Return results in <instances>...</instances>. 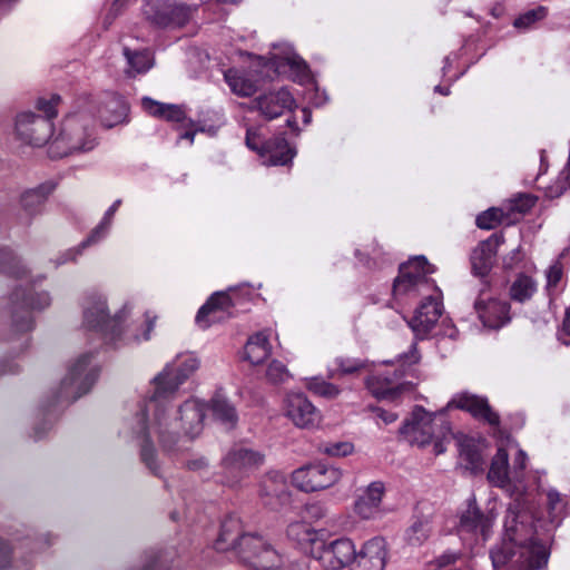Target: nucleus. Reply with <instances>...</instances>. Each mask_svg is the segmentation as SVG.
Segmentation results:
<instances>
[{
	"label": "nucleus",
	"mask_w": 570,
	"mask_h": 570,
	"mask_svg": "<svg viewBox=\"0 0 570 570\" xmlns=\"http://www.w3.org/2000/svg\"><path fill=\"white\" fill-rule=\"evenodd\" d=\"M284 414L299 429H314L322 421L321 412L303 393H288L284 399Z\"/></svg>",
	"instance_id": "14"
},
{
	"label": "nucleus",
	"mask_w": 570,
	"mask_h": 570,
	"mask_svg": "<svg viewBox=\"0 0 570 570\" xmlns=\"http://www.w3.org/2000/svg\"><path fill=\"white\" fill-rule=\"evenodd\" d=\"M121 204V200L120 199H117L109 208L108 210L105 213V216L104 218L101 219V222L99 223L98 226H96L91 233L89 234V236L81 243L80 245V248L83 249L95 243H97L98 240H100L108 232L110 225H111V222H112V218H114V215L115 213L117 212L118 207L120 206Z\"/></svg>",
	"instance_id": "37"
},
{
	"label": "nucleus",
	"mask_w": 570,
	"mask_h": 570,
	"mask_svg": "<svg viewBox=\"0 0 570 570\" xmlns=\"http://www.w3.org/2000/svg\"><path fill=\"white\" fill-rule=\"evenodd\" d=\"M60 101L59 95H51L50 99L39 98L37 108L45 114L43 116L33 112L20 114L16 120L18 137L35 147L47 144L53 134L51 120L57 117V106Z\"/></svg>",
	"instance_id": "4"
},
{
	"label": "nucleus",
	"mask_w": 570,
	"mask_h": 570,
	"mask_svg": "<svg viewBox=\"0 0 570 570\" xmlns=\"http://www.w3.org/2000/svg\"><path fill=\"white\" fill-rule=\"evenodd\" d=\"M94 102V115L105 127L111 128L124 121L127 116L128 106L126 101L116 94L107 92Z\"/></svg>",
	"instance_id": "23"
},
{
	"label": "nucleus",
	"mask_w": 570,
	"mask_h": 570,
	"mask_svg": "<svg viewBox=\"0 0 570 570\" xmlns=\"http://www.w3.org/2000/svg\"><path fill=\"white\" fill-rule=\"evenodd\" d=\"M311 556L326 570H342L352 566L356 549L354 542L347 538L330 542L321 540L317 547L311 549Z\"/></svg>",
	"instance_id": "10"
},
{
	"label": "nucleus",
	"mask_w": 570,
	"mask_h": 570,
	"mask_svg": "<svg viewBox=\"0 0 570 570\" xmlns=\"http://www.w3.org/2000/svg\"><path fill=\"white\" fill-rule=\"evenodd\" d=\"M306 387L312 393L325 399H335L341 393V390L337 385L321 377H312L307 380Z\"/></svg>",
	"instance_id": "40"
},
{
	"label": "nucleus",
	"mask_w": 570,
	"mask_h": 570,
	"mask_svg": "<svg viewBox=\"0 0 570 570\" xmlns=\"http://www.w3.org/2000/svg\"><path fill=\"white\" fill-rule=\"evenodd\" d=\"M271 59L273 60V65L276 67L287 65L292 69L296 70L301 80H305L308 77L307 65L298 56L292 52L289 48L286 49L284 57L273 55Z\"/></svg>",
	"instance_id": "38"
},
{
	"label": "nucleus",
	"mask_w": 570,
	"mask_h": 570,
	"mask_svg": "<svg viewBox=\"0 0 570 570\" xmlns=\"http://www.w3.org/2000/svg\"><path fill=\"white\" fill-rule=\"evenodd\" d=\"M214 417L226 426L234 429L238 421L235 406L220 393H216L210 402Z\"/></svg>",
	"instance_id": "31"
},
{
	"label": "nucleus",
	"mask_w": 570,
	"mask_h": 570,
	"mask_svg": "<svg viewBox=\"0 0 570 570\" xmlns=\"http://www.w3.org/2000/svg\"><path fill=\"white\" fill-rule=\"evenodd\" d=\"M548 14V8L543 6H539L534 9H530L525 11L524 13L520 14L514 20V27L515 28H530L532 24H534L538 21L543 20Z\"/></svg>",
	"instance_id": "46"
},
{
	"label": "nucleus",
	"mask_w": 570,
	"mask_h": 570,
	"mask_svg": "<svg viewBox=\"0 0 570 570\" xmlns=\"http://www.w3.org/2000/svg\"><path fill=\"white\" fill-rule=\"evenodd\" d=\"M202 360L195 352H186L180 354V384L191 379L199 370Z\"/></svg>",
	"instance_id": "42"
},
{
	"label": "nucleus",
	"mask_w": 570,
	"mask_h": 570,
	"mask_svg": "<svg viewBox=\"0 0 570 570\" xmlns=\"http://www.w3.org/2000/svg\"><path fill=\"white\" fill-rule=\"evenodd\" d=\"M96 139L83 114L68 116L59 136L51 142V153L59 157L94 149Z\"/></svg>",
	"instance_id": "5"
},
{
	"label": "nucleus",
	"mask_w": 570,
	"mask_h": 570,
	"mask_svg": "<svg viewBox=\"0 0 570 570\" xmlns=\"http://www.w3.org/2000/svg\"><path fill=\"white\" fill-rule=\"evenodd\" d=\"M342 475V470L336 466L315 463L296 469L292 473V482L298 490L308 493L333 487Z\"/></svg>",
	"instance_id": "9"
},
{
	"label": "nucleus",
	"mask_w": 570,
	"mask_h": 570,
	"mask_svg": "<svg viewBox=\"0 0 570 570\" xmlns=\"http://www.w3.org/2000/svg\"><path fill=\"white\" fill-rule=\"evenodd\" d=\"M258 499L265 508L273 511L288 504L291 492L286 476L278 471L267 472L259 481Z\"/></svg>",
	"instance_id": "13"
},
{
	"label": "nucleus",
	"mask_w": 570,
	"mask_h": 570,
	"mask_svg": "<svg viewBox=\"0 0 570 570\" xmlns=\"http://www.w3.org/2000/svg\"><path fill=\"white\" fill-rule=\"evenodd\" d=\"M488 289L489 283L482 281L474 308L484 326L500 328L510 321V306L507 302L487 297L485 293Z\"/></svg>",
	"instance_id": "17"
},
{
	"label": "nucleus",
	"mask_w": 570,
	"mask_h": 570,
	"mask_svg": "<svg viewBox=\"0 0 570 570\" xmlns=\"http://www.w3.org/2000/svg\"><path fill=\"white\" fill-rule=\"evenodd\" d=\"M208 465V462L205 458H198L196 460H191L187 462V468L189 470L199 471L205 469Z\"/></svg>",
	"instance_id": "63"
},
{
	"label": "nucleus",
	"mask_w": 570,
	"mask_h": 570,
	"mask_svg": "<svg viewBox=\"0 0 570 570\" xmlns=\"http://www.w3.org/2000/svg\"><path fill=\"white\" fill-rule=\"evenodd\" d=\"M448 407H455L470 413L475 420L488 423L493 428L500 425V415L490 406L483 396L469 392L456 393L448 403Z\"/></svg>",
	"instance_id": "20"
},
{
	"label": "nucleus",
	"mask_w": 570,
	"mask_h": 570,
	"mask_svg": "<svg viewBox=\"0 0 570 570\" xmlns=\"http://www.w3.org/2000/svg\"><path fill=\"white\" fill-rule=\"evenodd\" d=\"M504 212L502 208H490L476 217V226L481 229H492L503 222Z\"/></svg>",
	"instance_id": "47"
},
{
	"label": "nucleus",
	"mask_w": 570,
	"mask_h": 570,
	"mask_svg": "<svg viewBox=\"0 0 570 570\" xmlns=\"http://www.w3.org/2000/svg\"><path fill=\"white\" fill-rule=\"evenodd\" d=\"M334 363L336 368L331 371V377L353 374L365 367V362L358 358L337 357Z\"/></svg>",
	"instance_id": "43"
},
{
	"label": "nucleus",
	"mask_w": 570,
	"mask_h": 570,
	"mask_svg": "<svg viewBox=\"0 0 570 570\" xmlns=\"http://www.w3.org/2000/svg\"><path fill=\"white\" fill-rule=\"evenodd\" d=\"M563 276V267L559 261L554 262L547 271L546 289L549 296L558 292L559 284Z\"/></svg>",
	"instance_id": "49"
},
{
	"label": "nucleus",
	"mask_w": 570,
	"mask_h": 570,
	"mask_svg": "<svg viewBox=\"0 0 570 570\" xmlns=\"http://www.w3.org/2000/svg\"><path fill=\"white\" fill-rule=\"evenodd\" d=\"M459 559V554L454 552H445L435 559V564L439 568L446 567L454 563Z\"/></svg>",
	"instance_id": "61"
},
{
	"label": "nucleus",
	"mask_w": 570,
	"mask_h": 570,
	"mask_svg": "<svg viewBox=\"0 0 570 570\" xmlns=\"http://www.w3.org/2000/svg\"><path fill=\"white\" fill-rule=\"evenodd\" d=\"M306 517L311 520L317 521L326 515V509L321 503L307 504L304 509Z\"/></svg>",
	"instance_id": "56"
},
{
	"label": "nucleus",
	"mask_w": 570,
	"mask_h": 570,
	"mask_svg": "<svg viewBox=\"0 0 570 570\" xmlns=\"http://www.w3.org/2000/svg\"><path fill=\"white\" fill-rule=\"evenodd\" d=\"M0 269L16 277L26 274V269L20 265L19 259L8 249H0Z\"/></svg>",
	"instance_id": "44"
},
{
	"label": "nucleus",
	"mask_w": 570,
	"mask_h": 570,
	"mask_svg": "<svg viewBox=\"0 0 570 570\" xmlns=\"http://www.w3.org/2000/svg\"><path fill=\"white\" fill-rule=\"evenodd\" d=\"M180 138L189 140L193 144L194 136L196 132H204L206 129L203 126L195 125L190 119H187L180 114Z\"/></svg>",
	"instance_id": "53"
},
{
	"label": "nucleus",
	"mask_w": 570,
	"mask_h": 570,
	"mask_svg": "<svg viewBox=\"0 0 570 570\" xmlns=\"http://www.w3.org/2000/svg\"><path fill=\"white\" fill-rule=\"evenodd\" d=\"M535 204V198L531 195H519L518 197L510 200L509 208L507 215L510 214H519L524 215L528 213Z\"/></svg>",
	"instance_id": "50"
},
{
	"label": "nucleus",
	"mask_w": 570,
	"mask_h": 570,
	"mask_svg": "<svg viewBox=\"0 0 570 570\" xmlns=\"http://www.w3.org/2000/svg\"><path fill=\"white\" fill-rule=\"evenodd\" d=\"M10 301L12 323L18 332H27L32 328L31 309H43L51 303L48 293L42 292L38 293L36 297H30L24 289L14 291Z\"/></svg>",
	"instance_id": "12"
},
{
	"label": "nucleus",
	"mask_w": 570,
	"mask_h": 570,
	"mask_svg": "<svg viewBox=\"0 0 570 570\" xmlns=\"http://www.w3.org/2000/svg\"><path fill=\"white\" fill-rule=\"evenodd\" d=\"M141 460L146 463V465L150 469V470H154V461H155V450L154 448L148 444V443H145L141 448Z\"/></svg>",
	"instance_id": "60"
},
{
	"label": "nucleus",
	"mask_w": 570,
	"mask_h": 570,
	"mask_svg": "<svg viewBox=\"0 0 570 570\" xmlns=\"http://www.w3.org/2000/svg\"><path fill=\"white\" fill-rule=\"evenodd\" d=\"M538 289L537 281L525 274H518L510 286V297L518 303H524L532 298Z\"/></svg>",
	"instance_id": "34"
},
{
	"label": "nucleus",
	"mask_w": 570,
	"mask_h": 570,
	"mask_svg": "<svg viewBox=\"0 0 570 570\" xmlns=\"http://www.w3.org/2000/svg\"><path fill=\"white\" fill-rule=\"evenodd\" d=\"M564 498L556 490H549L547 492V508L552 523L559 524L566 510Z\"/></svg>",
	"instance_id": "39"
},
{
	"label": "nucleus",
	"mask_w": 570,
	"mask_h": 570,
	"mask_svg": "<svg viewBox=\"0 0 570 570\" xmlns=\"http://www.w3.org/2000/svg\"><path fill=\"white\" fill-rule=\"evenodd\" d=\"M435 416L416 406L400 429L401 435L411 444L425 446L434 436Z\"/></svg>",
	"instance_id": "16"
},
{
	"label": "nucleus",
	"mask_w": 570,
	"mask_h": 570,
	"mask_svg": "<svg viewBox=\"0 0 570 570\" xmlns=\"http://www.w3.org/2000/svg\"><path fill=\"white\" fill-rule=\"evenodd\" d=\"M320 452L333 458H344L353 454L354 444L348 441L326 442L320 445Z\"/></svg>",
	"instance_id": "45"
},
{
	"label": "nucleus",
	"mask_w": 570,
	"mask_h": 570,
	"mask_svg": "<svg viewBox=\"0 0 570 570\" xmlns=\"http://www.w3.org/2000/svg\"><path fill=\"white\" fill-rule=\"evenodd\" d=\"M155 392L150 401L158 402L160 400L174 397L178 389V368L168 365L155 379Z\"/></svg>",
	"instance_id": "29"
},
{
	"label": "nucleus",
	"mask_w": 570,
	"mask_h": 570,
	"mask_svg": "<svg viewBox=\"0 0 570 570\" xmlns=\"http://www.w3.org/2000/svg\"><path fill=\"white\" fill-rule=\"evenodd\" d=\"M188 63L195 65L196 68H203L208 60V55L197 48H190L187 51Z\"/></svg>",
	"instance_id": "55"
},
{
	"label": "nucleus",
	"mask_w": 570,
	"mask_h": 570,
	"mask_svg": "<svg viewBox=\"0 0 570 570\" xmlns=\"http://www.w3.org/2000/svg\"><path fill=\"white\" fill-rule=\"evenodd\" d=\"M434 272L435 268L424 256H416L402 264L393 284L394 299L407 304L421 295L432 297V293L438 292V286L429 275Z\"/></svg>",
	"instance_id": "3"
},
{
	"label": "nucleus",
	"mask_w": 570,
	"mask_h": 570,
	"mask_svg": "<svg viewBox=\"0 0 570 570\" xmlns=\"http://www.w3.org/2000/svg\"><path fill=\"white\" fill-rule=\"evenodd\" d=\"M246 146L259 154H269V165H286L294 157V153L288 147L284 137H277L273 141L264 142L255 128L246 130Z\"/></svg>",
	"instance_id": "22"
},
{
	"label": "nucleus",
	"mask_w": 570,
	"mask_h": 570,
	"mask_svg": "<svg viewBox=\"0 0 570 570\" xmlns=\"http://www.w3.org/2000/svg\"><path fill=\"white\" fill-rule=\"evenodd\" d=\"M286 537L301 548L309 550L320 543V532L305 520H295L287 524Z\"/></svg>",
	"instance_id": "28"
},
{
	"label": "nucleus",
	"mask_w": 570,
	"mask_h": 570,
	"mask_svg": "<svg viewBox=\"0 0 570 570\" xmlns=\"http://www.w3.org/2000/svg\"><path fill=\"white\" fill-rule=\"evenodd\" d=\"M83 325L110 340H115L121 333L120 317L109 314L106 301L100 295L88 298L83 308Z\"/></svg>",
	"instance_id": "11"
},
{
	"label": "nucleus",
	"mask_w": 570,
	"mask_h": 570,
	"mask_svg": "<svg viewBox=\"0 0 570 570\" xmlns=\"http://www.w3.org/2000/svg\"><path fill=\"white\" fill-rule=\"evenodd\" d=\"M92 356V353L82 354L70 366L67 376L61 382L60 399L73 402L89 392L99 375V370L90 366Z\"/></svg>",
	"instance_id": "7"
},
{
	"label": "nucleus",
	"mask_w": 570,
	"mask_h": 570,
	"mask_svg": "<svg viewBox=\"0 0 570 570\" xmlns=\"http://www.w3.org/2000/svg\"><path fill=\"white\" fill-rule=\"evenodd\" d=\"M177 6L175 0H145L142 14L151 24L165 28L176 16Z\"/></svg>",
	"instance_id": "26"
},
{
	"label": "nucleus",
	"mask_w": 570,
	"mask_h": 570,
	"mask_svg": "<svg viewBox=\"0 0 570 570\" xmlns=\"http://www.w3.org/2000/svg\"><path fill=\"white\" fill-rule=\"evenodd\" d=\"M420 361V355L416 351L415 344H412L410 351L403 355L399 356L397 362L401 363L402 366H411L416 364Z\"/></svg>",
	"instance_id": "59"
},
{
	"label": "nucleus",
	"mask_w": 570,
	"mask_h": 570,
	"mask_svg": "<svg viewBox=\"0 0 570 570\" xmlns=\"http://www.w3.org/2000/svg\"><path fill=\"white\" fill-rule=\"evenodd\" d=\"M445 432H442V435L439 436L434 433V444H433V451L436 455L439 454H442L445 452L446 450V446H445V443H448L450 441V429L449 426H445Z\"/></svg>",
	"instance_id": "57"
},
{
	"label": "nucleus",
	"mask_w": 570,
	"mask_h": 570,
	"mask_svg": "<svg viewBox=\"0 0 570 570\" xmlns=\"http://www.w3.org/2000/svg\"><path fill=\"white\" fill-rule=\"evenodd\" d=\"M365 383L368 391L377 399H389L393 394L390 383H381L376 376L368 377Z\"/></svg>",
	"instance_id": "51"
},
{
	"label": "nucleus",
	"mask_w": 570,
	"mask_h": 570,
	"mask_svg": "<svg viewBox=\"0 0 570 570\" xmlns=\"http://www.w3.org/2000/svg\"><path fill=\"white\" fill-rule=\"evenodd\" d=\"M124 56L128 63L126 73L129 77L146 73L154 66V57L148 50H130L125 47Z\"/></svg>",
	"instance_id": "32"
},
{
	"label": "nucleus",
	"mask_w": 570,
	"mask_h": 570,
	"mask_svg": "<svg viewBox=\"0 0 570 570\" xmlns=\"http://www.w3.org/2000/svg\"><path fill=\"white\" fill-rule=\"evenodd\" d=\"M460 456L468 463L466 468L472 472H476L481 469L482 456L478 450L470 446H462L460 450Z\"/></svg>",
	"instance_id": "52"
},
{
	"label": "nucleus",
	"mask_w": 570,
	"mask_h": 570,
	"mask_svg": "<svg viewBox=\"0 0 570 570\" xmlns=\"http://www.w3.org/2000/svg\"><path fill=\"white\" fill-rule=\"evenodd\" d=\"M432 297L421 295L423 301L415 311L414 316L407 322L416 337L423 338L435 326L443 313L441 291L432 293Z\"/></svg>",
	"instance_id": "18"
},
{
	"label": "nucleus",
	"mask_w": 570,
	"mask_h": 570,
	"mask_svg": "<svg viewBox=\"0 0 570 570\" xmlns=\"http://www.w3.org/2000/svg\"><path fill=\"white\" fill-rule=\"evenodd\" d=\"M271 354V345L265 333L250 336L245 346L246 358L254 365L263 363Z\"/></svg>",
	"instance_id": "33"
},
{
	"label": "nucleus",
	"mask_w": 570,
	"mask_h": 570,
	"mask_svg": "<svg viewBox=\"0 0 570 570\" xmlns=\"http://www.w3.org/2000/svg\"><path fill=\"white\" fill-rule=\"evenodd\" d=\"M389 557L387 542L382 537H374L363 543L350 570H384Z\"/></svg>",
	"instance_id": "21"
},
{
	"label": "nucleus",
	"mask_w": 570,
	"mask_h": 570,
	"mask_svg": "<svg viewBox=\"0 0 570 570\" xmlns=\"http://www.w3.org/2000/svg\"><path fill=\"white\" fill-rule=\"evenodd\" d=\"M234 306L229 292H215L199 308L195 317L196 324L207 330L212 325L224 323L235 316Z\"/></svg>",
	"instance_id": "15"
},
{
	"label": "nucleus",
	"mask_w": 570,
	"mask_h": 570,
	"mask_svg": "<svg viewBox=\"0 0 570 570\" xmlns=\"http://www.w3.org/2000/svg\"><path fill=\"white\" fill-rule=\"evenodd\" d=\"M296 106L293 95L286 88H281L255 98L250 102L249 109L259 111L267 120H273L285 111H292Z\"/></svg>",
	"instance_id": "19"
},
{
	"label": "nucleus",
	"mask_w": 570,
	"mask_h": 570,
	"mask_svg": "<svg viewBox=\"0 0 570 570\" xmlns=\"http://www.w3.org/2000/svg\"><path fill=\"white\" fill-rule=\"evenodd\" d=\"M498 513L493 508L482 511L474 498L468 500V505L460 514L458 532L463 539L487 541L491 534Z\"/></svg>",
	"instance_id": "8"
},
{
	"label": "nucleus",
	"mask_w": 570,
	"mask_h": 570,
	"mask_svg": "<svg viewBox=\"0 0 570 570\" xmlns=\"http://www.w3.org/2000/svg\"><path fill=\"white\" fill-rule=\"evenodd\" d=\"M141 570H169L163 553H153L146 557Z\"/></svg>",
	"instance_id": "54"
},
{
	"label": "nucleus",
	"mask_w": 570,
	"mask_h": 570,
	"mask_svg": "<svg viewBox=\"0 0 570 570\" xmlns=\"http://www.w3.org/2000/svg\"><path fill=\"white\" fill-rule=\"evenodd\" d=\"M431 531L432 528L428 519L416 520L406 530V540L412 546H420L430 537Z\"/></svg>",
	"instance_id": "41"
},
{
	"label": "nucleus",
	"mask_w": 570,
	"mask_h": 570,
	"mask_svg": "<svg viewBox=\"0 0 570 570\" xmlns=\"http://www.w3.org/2000/svg\"><path fill=\"white\" fill-rule=\"evenodd\" d=\"M265 461V455L244 445L233 446L224 456L222 463L225 470V484L236 488L250 472L258 469Z\"/></svg>",
	"instance_id": "6"
},
{
	"label": "nucleus",
	"mask_w": 570,
	"mask_h": 570,
	"mask_svg": "<svg viewBox=\"0 0 570 570\" xmlns=\"http://www.w3.org/2000/svg\"><path fill=\"white\" fill-rule=\"evenodd\" d=\"M214 548L235 551L253 570H277L282 564L281 554L261 535L246 533L237 515H228L222 521Z\"/></svg>",
	"instance_id": "2"
},
{
	"label": "nucleus",
	"mask_w": 570,
	"mask_h": 570,
	"mask_svg": "<svg viewBox=\"0 0 570 570\" xmlns=\"http://www.w3.org/2000/svg\"><path fill=\"white\" fill-rule=\"evenodd\" d=\"M140 105L150 117L168 122L178 121V105L160 102L150 97H142Z\"/></svg>",
	"instance_id": "30"
},
{
	"label": "nucleus",
	"mask_w": 570,
	"mask_h": 570,
	"mask_svg": "<svg viewBox=\"0 0 570 570\" xmlns=\"http://www.w3.org/2000/svg\"><path fill=\"white\" fill-rule=\"evenodd\" d=\"M224 78L230 90L238 96L248 97L252 96L255 90V83L240 75L236 69H228L224 72Z\"/></svg>",
	"instance_id": "36"
},
{
	"label": "nucleus",
	"mask_w": 570,
	"mask_h": 570,
	"mask_svg": "<svg viewBox=\"0 0 570 570\" xmlns=\"http://www.w3.org/2000/svg\"><path fill=\"white\" fill-rule=\"evenodd\" d=\"M206 405L196 397H190L180 405V430L190 439L200 434L204 425Z\"/></svg>",
	"instance_id": "25"
},
{
	"label": "nucleus",
	"mask_w": 570,
	"mask_h": 570,
	"mask_svg": "<svg viewBox=\"0 0 570 570\" xmlns=\"http://www.w3.org/2000/svg\"><path fill=\"white\" fill-rule=\"evenodd\" d=\"M374 412L376 413V416L380 417L385 424H391L397 419V414L380 407L375 409Z\"/></svg>",
	"instance_id": "62"
},
{
	"label": "nucleus",
	"mask_w": 570,
	"mask_h": 570,
	"mask_svg": "<svg viewBox=\"0 0 570 570\" xmlns=\"http://www.w3.org/2000/svg\"><path fill=\"white\" fill-rule=\"evenodd\" d=\"M501 234H493L482 240L471 254L472 271L475 275L484 277L491 271L499 246L503 243Z\"/></svg>",
	"instance_id": "24"
},
{
	"label": "nucleus",
	"mask_w": 570,
	"mask_h": 570,
	"mask_svg": "<svg viewBox=\"0 0 570 570\" xmlns=\"http://www.w3.org/2000/svg\"><path fill=\"white\" fill-rule=\"evenodd\" d=\"M12 549L2 539H0V570H4L10 566Z\"/></svg>",
	"instance_id": "58"
},
{
	"label": "nucleus",
	"mask_w": 570,
	"mask_h": 570,
	"mask_svg": "<svg viewBox=\"0 0 570 570\" xmlns=\"http://www.w3.org/2000/svg\"><path fill=\"white\" fill-rule=\"evenodd\" d=\"M527 459L525 452L518 449L513 466L510 468L508 449L500 446L488 472V480L492 485L504 490L514 498L507 509L503 541L490 552L495 570L510 561L525 570H539L547 564L549 559L546 544L539 542L535 537L533 517L521 501L527 491L524 481Z\"/></svg>",
	"instance_id": "1"
},
{
	"label": "nucleus",
	"mask_w": 570,
	"mask_h": 570,
	"mask_svg": "<svg viewBox=\"0 0 570 570\" xmlns=\"http://www.w3.org/2000/svg\"><path fill=\"white\" fill-rule=\"evenodd\" d=\"M50 185H41L35 189L26 191L21 196V206L28 215H35L45 204L47 196L52 191Z\"/></svg>",
	"instance_id": "35"
},
{
	"label": "nucleus",
	"mask_w": 570,
	"mask_h": 570,
	"mask_svg": "<svg viewBox=\"0 0 570 570\" xmlns=\"http://www.w3.org/2000/svg\"><path fill=\"white\" fill-rule=\"evenodd\" d=\"M145 317H146V330L144 332V340H149L150 337V332L153 331V327H154V323L156 321V316L155 315H151L149 312H147L145 314Z\"/></svg>",
	"instance_id": "64"
},
{
	"label": "nucleus",
	"mask_w": 570,
	"mask_h": 570,
	"mask_svg": "<svg viewBox=\"0 0 570 570\" xmlns=\"http://www.w3.org/2000/svg\"><path fill=\"white\" fill-rule=\"evenodd\" d=\"M385 492L381 481L367 485L363 494L355 502V512L363 519H372L380 512V505Z\"/></svg>",
	"instance_id": "27"
},
{
	"label": "nucleus",
	"mask_w": 570,
	"mask_h": 570,
	"mask_svg": "<svg viewBox=\"0 0 570 570\" xmlns=\"http://www.w3.org/2000/svg\"><path fill=\"white\" fill-rule=\"evenodd\" d=\"M266 377L273 384H282L289 380L291 373L282 362L274 360L268 364Z\"/></svg>",
	"instance_id": "48"
}]
</instances>
